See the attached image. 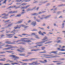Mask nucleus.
Listing matches in <instances>:
<instances>
[{
    "instance_id": "nucleus-1",
    "label": "nucleus",
    "mask_w": 65,
    "mask_h": 65,
    "mask_svg": "<svg viewBox=\"0 0 65 65\" xmlns=\"http://www.w3.org/2000/svg\"><path fill=\"white\" fill-rule=\"evenodd\" d=\"M28 39H26V38H23L21 39V40L22 41H23V43H22V44H25L26 43V42H30L31 41L28 40Z\"/></svg>"
},
{
    "instance_id": "nucleus-2",
    "label": "nucleus",
    "mask_w": 65,
    "mask_h": 65,
    "mask_svg": "<svg viewBox=\"0 0 65 65\" xmlns=\"http://www.w3.org/2000/svg\"><path fill=\"white\" fill-rule=\"evenodd\" d=\"M47 39V38L46 37H45L42 40V42L38 43H37L38 44L43 43H44V42H45V41H47V40H46Z\"/></svg>"
},
{
    "instance_id": "nucleus-3",
    "label": "nucleus",
    "mask_w": 65,
    "mask_h": 65,
    "mask_svg": "<svg viewBox=\"0 0 65 65\" xmlns=\"http://www.w3.org/2000/svg\"><path fill=\"white\" fill-rule=\"evenodd\" d=\"M7 46H9V47L5 49V50H9L11 48H13L14 47H13L10 45H7L5 46L6 47H7Z\"/></svg>"
},
{
    "instance_id": "nucleus-4",
    "label": "nucleus",
    "mask_w": 65,
    "mask_h": 65,
    "mask_svg": "<svg viewBox=\"0 0 65 65\" xmlns=\"http://www.w3.org/2000/svg\"><path fill=\"white\" fill-rule=\"evenodd\" d=\"M24 48H21L20 49V50H18L17 51H18V52H24Z\"/></svg>"
},
{
    "instance_id": "nucleus-5",
    "label": "nucleus",
    "mask_w": 65,
    "mask_h": 65,
    "mask_svg": "<svg viewBox=\"0 0 65 65\" xmlns=\"http://www.w3.org/2000/svg\"><path fill=\"white\" fill-rule=\"evenodd\" d=\"M52 55H46V58H54V57H52Z\"/></svg>"
},
{
    "instance_id": "nucleus-6",
    "label": "nucleus",
    "mask_w": 65,
    "mask_h": 65,
    "mask_svg": "<svg viewBox=\"0 0 65 65\" xmlns=\"http://www.w3.org/2000/svg\"><path fill=\"white\" fill-rule=\"evenodd\" d=\"M10 57H12L13 58H15V59H19V58L15 56V55H10Z\"/></svg>"
},
{
    "instance_id": "nucleus-7",
    "label": "nucleus",
    "mask_w": 65,
    "mask_h": 65,
    "mask_svg": "<svg viewBox=\"0 0 65 65\" xmlns=\"http://www.w3.org/2000/svg\"><path fill=\"white\" fill-rule=\"evenodd\" d=\"M13 35H7L8 37V38H11V37H12Z\"/></svg>"
},
{
    "instance_id": "nucleus-8",
    "label": "nucleus",
    "mask_w": 65,
    "mask_h": 65,
    "mask_svg": "<svg viewBox=\"0 0 65 65\" xmlns=\"http://www.w3.org/2000/svg\"><path fill=\"white\" fill-rule=\"evenodd\" d=\"M32 24L34 25V26H35V25H36V22H33L32 23Z\"/></svg>"
},
{
    "instance_id": "nucleus-9",
    "label": "nucleus",
    "mask_w": 65,
    "mask_h": 65,
    "mask_svg": "<svg viewBox=\"0 0 65 65\" xmlns=\"http://www.w3.org/2000/svg\"><path fill=\"white\" fill-rule=\"evenodd\" d=\"M17 11H14L13 12L11 11L9 12V13H16Z\"/></svg>"
},
{
    "instance_id": "nucleus-10",
    "label": "nucleus",
    "mask_w": 65,
    "mask_h": 65,
    "mask_svg": "<svg viewBox=\"0 0 65 65\" xmlns=\"http://www.w3.org/2000/svg\"><path fill=\"white\" fill-rule=\"evenodd\" d=\"M39 33L40 34H41L42 35H44L43 34L41 33V31H39Z\"/></svg>"
},
{
    "instance_id": "nucleus-11",
    "label": "nucleus",
    "mask_w": 65,
    "mask_h": 65,
    "mask_svg": "<svg viewBox=\"0 0 65 65\" xmlns=\"http://www.w3.org/2000/svg\"><path fill=\"white\" fill-rule=\"evenodd\" d=\"M29 6H26L25 7H22L21 8V9H24V8H27V7H29Z\"/></svg>"
},
{
    "instance_id": "nucleus-12",
    "label": "nucleus",
    "mask_w": 65,
    "mask_h": 65,
    "mask_svg": "<svg viewBox=\"0 0 65 65\" xmlns=\"http://www.w3.org/2000/svg\"><path fill=\"white\" fill-rule=\"evenodd\" d=\"M57 52H51V53H53V54H56Z\"/></svg>"
},
{
    "instance_id": "nucleus-13",
    "label": "nucleus",
    "mask_w": 65,
    "mask_h": 65,
    "mask_svg": "<svg viewBox=\"0 0 65 65\" xmlns=\"http://www.w3.org/2000/svg\"><path fill=\"white\" fill-rule=\"evenodd\" d=\"M15 30H14L12 31H11V33H14V34H15Z\"/></svg>"
},
{
    "instance_id": "nucleus-14",
    "label": "nucleus",
    "mask_w": 65,
    "mask_h": 65,
    "mask_svg": "<svg viewBox=\"0 0 65 65\" xmlns=\"http://www.w3.org/2000/svg\"><path fill=\"white\" fill-rule=\"evenodd\" d=\"M5 60V59L4 58L3 59L0 60V61H4Z\"/></svg>"
},
{
    "instance_id": "nucleus-15",
    "label": "nucleus",
    "mask_w": 65,
    "mask_h": 65,
    "mask_svg": "<svg viewBox=\"0 0 65 65\" xmlns=\"http://www.w3.org/2000/svg\"><path fill=\"white\" fill-rule=\"evenodd\" d=\"M6 42V43H7V44H10V43H11L10 42Z\"/></svg>"
},
{
    "instance_id": "nucleus-16",
    "label": "nucleus",
    "mask_w": 65,
    "mask_h": 65,
    "mask_svg": "<svg viewBox=\"0 0 65 65\" xmlns=\"http://www.w3.org/2000/svg\"><path fill=\"white\" fill-rule=\"evenodd\" d=\"M38 51V50H31V51Z\"/></svg>"
},
{
    "instance_id": "nucleus-17",
    "label": "nucleus",
    "mask_w": 65,
    "mask_h": 65,
    "mask_svg": "<svg viewBox=\"0 0 65 65\" xmlns=\"http://www.w3.org/2000/svg\"><path fill=\"white\" fill-rule=\"evenodd\" d=\"M12 65H14V64H18V63H12Z\"/></svg>"
},
{
    "instance_id": "nucleus-18",
    "label": "nucleus",
    "mask_w": 65,
    "mask_h": 65,
    "mask_svg": "<svg viewBox=\"0 0 65 65\" xmlns=\"http://www.w3.org/2000/svg\"><path fill=\"white\" fill-rule=\"evenodd\" d=\"M60 51H65V49H61V50H60Z\"/></svg>"
},
{
    "instance_id": "nucleus-19",
    "label": "nucleus",
    "mask_w": 65,
    "mask_h": 65,
    "mask_svg": "<svg viewBox=\"0 0 65 65\" xmlns=\"http://www.w3.org/2000/svg\"><path fill=\"white\" fill-rule=\"evenodd\" d=\"M17 28H19V27H14V29H17Z\"/></svg>"
},
{
    "instance_id": "nucleus-20",
    "label": "nucleus",
    "mask_w": 65,
    "mask_h": 65,
    "mask_svg": "<svg viewBox=\"0 0 65 65\" xmlns=\"http://www.w3.org/2000/svg\"><path fill=\"white\" fill-rule=\"evenodd\" d=\"M2 15H5V16L6 17V16H7L8 15H5V13H4V14H2Z\"/></svg>"
},
{
    "instance_id": "nucleus-21",
    "label": "nucleus",
    "mask_w": 65,
    "mask_h": 65,
    "mask_svg": "<svg viewBox=\"0 0 65 65\" xmlns=\"http://www.w3.org/2000/svg\"><path fill=\"white\" fill-rule=\"evenodd\" d=\"M42 48L43 50H44V49H45V47H42Z\"/></svg>"
},
{
    "instance_id": "nucleus-22",
    "label": "nucleus",
    "mask_w": 65,
    "mask_h": 65,
    "mask_svg": "<svg viewBox=\"0 0 65 65\" xmlns=\"http://www.w3.org/2000/svg\"><path fill=\"white\" fill-rule=\"evenodd\" d=\"M22 22V21H19L18 22V23H21Z\"/></svg>"
},
{
    "instance_id": "nucleus-23",
    "label": "nucleus",
    "mask_w": 65,
    "mask_h": 65,
    "mask_svg": "<svg viewBox=\"0 0 65 65\" xmlns=\"http://www.w3.org/2000/svg\"><path fill=\"white\" fill-rule=\"evenodd\" d=\"M46 53V51H45L44 52H41V53Z\"/></svg>"
},
{
    "instance_id": "nucleus-24",
    "label": "nucleus",
    "mask_w": 65,
    "mask_h": 65,
    "mask_svg": "<svg viewBox=\"0 0 65 65\" xmlns=\"http://www.w3.org/2000/svg\"><path fill=\"white\" fill-rule=\"evenodd\" d=\"M36 38H38V39H39V38L38 37V36H36Z\"/></svg>"
},
{
    "instance_id": "nucleus-25",
    "label": "nucleus",
    "mask_w": 65,
    "mask_h": 65,
    "mask_svg": "<svg viewBox=\"0 0 65 65\" xmlns=\"http://www.w3.org/2000/svg\"><path fill=\"white\" fill-rule=\"evenodd\" d=\"M6 1H7V0H5V1L3 2V3H5Z\"/></svg>"
},
{
    "instance_id": "nucleus-26",
    "label": "nucleus",
    "mask_w": 65,
    "mask_h": 65,
    "mask_svg": "<svg viewBox=\"0 0 65 65\" xmlns=\"http://www.w3.org/2000/svg\"><path fill=\"white\" fill-rule=\"evenodd\" d=\"M21 15V14H19V15H17V16L18 17H20Z\"/></svg>"
},
{
    "instance_id": "nucleus-27",
    "label": "nucleus",
    "mask_w": 65,
    "mask_h": 65,
    "mask_svg": "<svg viewBox=\"0 0 65 65\" xmlns=\"http://www.w3.org/2000/svg\"><path fill=\"white\" fill-rule=\"evenodd\" d=\"M22 61H28V60H23Z\"/></svg>"
},
{
    "instance_id": "nucleus-28",
    "label": "nucleus",
    "mask_w": 65,
    "mask_h": 65,
    "mask_svg": "<svg viewBox=\"0 0 65 65\" xmlns=\"http://www.w3.org/2000/svg\"><path fill=\"white\" fill-rule=\"evenodd\" d=\"M32 35H35V34L33 33L32 34Z\"/></svg>"
},
{
    "instance_id": "nucleus-29",
    "label": "nucleus",
    "mask_w": 65,
    "mask_h": 65,
    "mask_svg": "<svg viewBox=\"0 0 65 65\" xmlns=\"http://www.w3.org/2000/svg\"><path fill=\"white\" fill-rule=\"evenodd\" d=\"M22 35L25 36V35H27V34H22Z\"/></svg>"
},
{
    "instance_id": "nucleus-30",
    "label": "nucleus",
    "mask_w": 65,
    "mask_h": 65,
    "mask_svg": "<svg viewBox=\"0 0 65 65\" xmlns=\"http://www.w3.org/2000/svg\"><path fill=\"white\" fill-rule=\"evenodd\" d=\"M6 52H7V53H11V51H7Z\"/></svg>"
},
{
    "instance_id": "nucleus-31",
    "label": "nucleus",
    "mask_w": 65,
    "mask_h": 65,
    "mask_svg": "<svg viewBox=\"0 0 65 65\" xmlns=\"http://www.w3.org/2000/svg\"><path fill=\"white\" fill-rule=\"evenodd\" d=\"M24 25H20V27H24Z\"/></svg>"
},
{
    "instance_id": "nucleus-32",
    "label": "nucleus",
    "mask_w": 65,
    "mask_h": 65,
    "mask_svg": "<svg viewBox=\"0 0 65 65\" xmlns=\"http://www.w3.org/2000/svg\"><path fill=\"white\" fill-rule=\"evenodd\" d=\"M61 42V41H60V40H59L57 42V43H59V42Z\"/></svg>"
},
{
    "instance_id": "nucleus-33",
    "label": "nucleus",
    "mask_w": 65,
    "mask_h": 65,
    "mask_svg": "<svg viewBox=\"0 0 65 65\" xmlns=\"http://www.w3.org/2000/svg\"><path fill=\"white\" fill-rule=\"evenodd\" d=\"M65 46H63L61 48H62V49H63V48H64V47H65Z\"/></svg>"
},
{
    "instance_id": "nucleus-34",
    "label": "nucleus",
    "mask_w": 65,
    "mask_h": 65,
    "mask_svg": "<svg viewBox=\"0 0 65 65\" xmlns=\"http://www.w3.org/2000/svg\"><path fill=\"white\" fill-rule=\"evenodd\" d=\"M36 13H35L33 14H32V15H36Z\"/></svg>"
},
{
    "instance_id": "nucleus-35",
    "label": "nucleus",
    "mask_w": 65,
    "mask_h": 65,
    "mask_svg": "<svg viewBox=\"0 0 65 65\" xmlns=\"http://www.w3.org/2000/svg\"><path fill=\"white\" fill-rule=\"evenodd\" d=\"M64 23H63V24H62V26L63 27H63H64Z\"/></svg>"
},
{
    "instance_id": "nucleus-36",
    "label": "nucleus",
    "mask_w": 65,
    "mask_h": 65,
    "mask_svg": "<svg viewBox=\"0 0 65 65\" xmlns=\"http://www.w3.org/2000/svg\"><path fill=\"white\" fill-rule=\"evenodd\" d=\"M22 0H20V1H19V0H17V2H20V1H21Z\"/></svg>"
},
{
    "instance_id": "nucleus-37",
    "label": "nucleus",
    "mask_w": 65,
    "mask_h": 65,
    "mask_svg": "<svg viewBox=\"0 0 65 65\" xmlns=\"http://www.w3.org/2000/svg\"><path fill=\"white\" fill-rule=\"evenodd\" d=\"M2 18H3V19H7V18H5V17H3Z\"/></svg>"
},
{
    "instance_id": "nucleus-38",
    "label": "nucleus",
    "mask_w": 65,
    "mask_h": 65,
    "mask_svg": "<svg viewBox=\"0 0 65 65\" xmlns=\"http://www.w3.org/2000/svg\"><path fill=\"white\" fill-rule=\"evenodd\" d=\"M11 26V24L8 25V27H10V26Z\"/></svg>"
},
{
    "instance_id": "nucleus-39",
    "label": "nucleus",
    "mask_w": 65,
    "mask_h": 65,
    "mask_svg": "<svg viewBox=\"0 0 65 65\" xmlns=\"http://www.w3.org/2000/svg\"><path fill=\"white\" fill-rule=\"evenodd\" d=\"M38 45V46H42V45Z\"/></svg>"
},
{
    "instance_id": "nucleus-40",
    "label": "nucleus",
    "mask_w": 65,
    "mask_h": 65,
    "mask_svg": "<svg viewBox=\"0 0 65 65\" xmlns=\"http://www.w3.org/2000/svg\"><path fill=\"white\" fill-rule=\"evenodd\" d=\"M4 53H5V52H2L1 53V54H3Z\"/></svg>"
},
{
    "instance_id": "nucleus-41",
    "label": "nucleus",
    "mask_w": 65,
    "mask_h": 65,
    "mask_svg": "<svg viewBox=\"0 0 65 65\" xmlns=\"http://www.w3.org/2000/svg\"><path fill=\"white\" fill-rule=\"evenodd\" d=\"M39 28H40V29H42V30H43V28H40L39 27Z\"/></svg>"
},
{
    "instance_id": "nucleus-42",
    "label": "nucleus",
    "mask_w": 65,
    "mask_h": 65,
    "mask_svg": "<svg viewBox=\"0 0 65 65\" xmlns=\"http://www.w3.org/2000/svg\"><path fill=\"white\" fill-rule=\"evenodd\" d=\"M26 4L23 3L22 4V5H26Z\"/></svg>"
},
{
    "instance_id": "nucleus-43",
    "label": "nucleus",
    "mask_w": 65,
    "mask_h": 65,
    "mask_svg": "<svg viewBox=\"0 0 65 65\" xmlns=\"http://www.w3.org/2000/svg\"><path fill=\"white\" fill-rule=\"evenodd\" d=\"M61 63H57V65H60V64Z\"/></svg>"
},
{
    "instance_id": "nucleus-44",
    "label": "nucleus",
    "mask_w": 65,
    "mask_h": 65,
    "mask_svg": "<svg viewBox=\"0 0 65 65\" xmlns=\"http://www.w3.org/2000/svg\"><path fill=\"white\" fill-rule=\"evenodd\" d=\"M9 20H8V21H6V22H9Z\"/></svg>"
},
{
    "instance_id": "nucleus-45",
    "label": "nucleus",
    "mask_w": 65,
    "mask_h": 65,
    "mask_svg": "<svg viewBox=\"0 0 65 65\" xmlns=\"http://www.w3.org/2000/svg\"><path fill=\"white\" fill-rule=\"evenodd\" d=\"M27 63H24L23 64V65H27Z\"/></svg>"
},
{
    "instance_id": "nucleus-46",
    "label": "nucleus",
    "mask_w": 65,
    "mask_h": 65,
    "mask_svg": "<svg viewBox=\"0 0 65 65\" xmlns=\"http://www.w3.org/2000/svg\"><path fill=\"white\" fill-rule=\"evenodd\" d=\"M14 38H17V37L15 36L14 37Z\"/></svg>"
},
{
    "instance_id": "nucleus-47",
    "label": "nucleus",
    "mask_w": 65,
    "mask_h": 65,
    "mask_svg": "<svg viewBox=\"0 0 65 65\" xmlns=\"http://www.w3.org/2000/svg\"><path fill=\"white\" fill-rule=\"evenodd\" d=\"M20 55L21 56H24V55H24V54H22V55Z\"/></svg>"
},
{
    "instance_id": "nucleus-48",
    "label": "nucleus",
    "mask_w": 65,
    "mask_h": 65,
    "mask_svg": "<svg viewBox=\"0 0 65 65\" xmlns=\"http://www.w3.org/2000/svg\"><path fill=\"white\" fill-rule=\"evenodd\" d=\"M42 13V12H40L39 13V14H40V13Z\"/></svg>"
},
{
    "instance_id": "nucleus-49",
    "label": "nucleus",
    "mask_w": 65,
    "mask_h": 65,
    "mask_svg": "<svg viewBox=\"0 0 65 65\" xmlns=\"http://www.w3.org/2000/svg\"><path fill=\"white\" fill-rule=\"evenodd\" d=\"M8 61H9V62H13V61H10L9 60Z\"/></svg>"
},
{
    "instance_id": "nucleus-50",
    "label": "nucleus",
    "mask_w": 65,
    "mask_h": 65,
    "mask_svg": "<svg viewBox=\"0 0 65 65\" xmlns=\"http://www.w3.org/2000/svg\"><path fill=\"white\" fill-rule=\"evenodd\" d=\"M30 22H31L30 20H29V21H28V23H30Z\"/></svg>"
},
{
    "instance_id": "nucleus-51",
    "label": "nucleus",
    "mask_w": 65,
    "mask_h": 65,
    "mask_svg": "<svg viewBox=\"0 0 65 65\" xmlns=\"http://www.w3.org/2000/svg\"><path fill=\"white\" fill-rule=\"evenodd\" d=\"M30 1V0H29V1H26V2H27L28 1Z\"/></svg>"
},
{
    "instance_id": "nucleus-52",
    "label": "nucleus",
    "mask_w": 65,
    "mask_h": 65,
    "mask_svg": "<svg viewBox=\"0 0 65 65\" xmlns=\"http://www.w3.org/2000/svg\"><path fill=\"white\" fill-rule=\"evenodd\" d=\"M3 36H4V35H2L1 36V37H3Z\"/></svg>"
},
{
    "instance_id": "nucleus-53",
    "label": "nucleus",
    "mask_w": 65,
    "mask_h": 65,
    "mask_svg": "<svg viewBox=\"0 0 65 65\" xmlns=\"http://www.w3.org/2000/svg\"><path fill=\"white\" fill-rule=\"evenodd\" d=\"M44 61L45 62H47L46 60H44Z\"/></svg>"
},
{
    "instance_id": "nucleus-54",
    "label": "nucleus",
    "mask_w": 65,
    "mask_h": 65,
    "mask_svg": "<svg viewBox=\"0 0 65 65\" xmlns=\"http://www.w3.org/2000/svg\"><path fill=\"white\" fill-rule=\"evenodd\" d=\"M37 22H39V20H37Z\"/></svg>"
},
{
    "instance_id": "nucleus-55",
    "label": "nucleus",
    "mask_w": 65,
    "mask_h": 65,
    "mask_svg": "<svg viewBox=\"0 0 65 65\" xmlns=\"http://www.w3.org/2000/svg\"><path fill=\"white\" fill-rule=\"evenodd\" d=\"M38 9H39V7H38V8H37V10H38Z\"/></svg>"
},
{
    "instance_id": "nucleus-56",
    "label": "nucleus",
    "mask_w": 65,
    "mask_h": 65,
    "mask_svg": "<svg viewBox=\"0 0 65 65\" xmlns=\"http://www.w3.org/2000/svg\"><path fill=\"white\" fill-rule=\"evenodd\" d=\"M40 62H42V63H44V62H42V61H40Z\"/></svg>"
},
{
    "instance_id": "nucleus-57",
    "label": "nucleus",
    "mask_w": 65,
    "mask_h": 65,
    "mask_svg": "<svg viewBox=\"0 0 65 65\" xmlns=\"http://www.w3.org/2000/svg\"><path fill=\"white\" fill-rule=\"evenodd\" d=\"M62 16H60V17H59V18H62Z\"/></svg>"
},
{
    "instance_id": "nucleus-58",
    "label": "nucleus",
    "mask_w": 65,
    "mask_h": 65,
    "mask_svg": "<svg viewBox=\"0 0 65 65\" xmlns=\"http://www.w3.org/2000/svg\"><path fill=\"white\" fill-rule=\"evenodd\" d=\"M20 36V37H22V36L21 35H19Z\"/></svg>"
},
{
    "instance_id": "nucleus-59",
    "label": "nucleus",
    "mask_w": 65,
    "mask_h": 65,
    "mask_svg": "<svg viewBox=\"0 0 65 65\" xmlns=\"http://www.w3.org/2000/svg\"><path fill=\"white\" fill-rule=\"evenodd\" d=\"M48 16L47 17H45V18H48Z\"/></svg>"
},
{
    "instance_id": "nucleus-60",
    "label": "nucleus",
    "mask_w": 65,
    "mask_h": 65,
    "mask_svg": "<svg viewBox=\"0 0 65 65\" xmlns=\"http://www.w3.org/2000/svg\"><path fill=\"white\" fill-rule=\"evenodd\" d=\"M43 33H44V34H46V33L45 32H43Z\"/></svg>"
},
{
    "instance_id": "nucleus-61",
    "label": "nucleus",
    "mask_w": 65,
    "mask_h": 65,
    "mask_svg": "<svg viewBox=\"0 0 65 65\" xmlns=\"http://www.w3.org/2000/svg\"><path fill=\"white\" fill-rule=\"evenodd\" d=\"M45 24H44L43 25V26H45Z\"/></svg>"
},
{
    "instance_id": "nucleus-62",
    "label": "nucleus",
    "mask_w": 65,
    "mask_h": 65,
    "mask_svg": "<svg viewBox=\"0 0 65 65\" xmlns=\"http://www.w3.org/2000/svg\"><path fill=\"white\" fill-rule=\"evenodd\" d=\"M58 50H60V48H58Z\"/></svg>"
},
{
    "instance_id": "nucleus-63",
    "label": "nucleus",
    "mask_w": 65,
    "mask_h": 65,
    "mask_svg": "<svg viewBox=\"0 0 65 65\" xmlns=\"http://www.w3.org/2000/svg\"><path fill=\"white\" fill-rule=\"evenodd\" d=\"M62 54H65V53H62Z\"/></svg>"
},
{
    "instance_id": "nucleus-64",
    "label": "nucleus",
    "mask_w": 65,
    "mask_h": 65,
    "mask_svg": "<svg viewBox=\"0 0 65 65\" xmlns=\"http://www.w3.org/2000/svg\"><path fill=\"white\" fill-rule=\"evenodd\" d=\"M33 31H36V30H34H34H33Z\"/></svg>"
}]
</instances>
